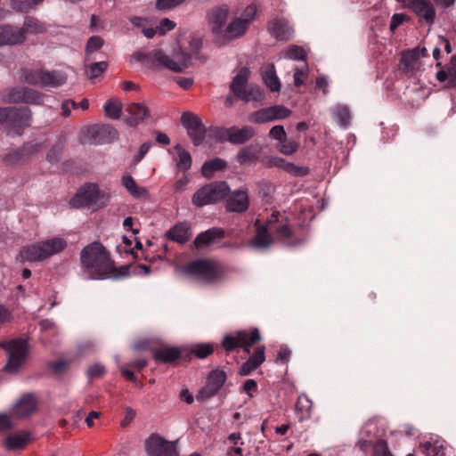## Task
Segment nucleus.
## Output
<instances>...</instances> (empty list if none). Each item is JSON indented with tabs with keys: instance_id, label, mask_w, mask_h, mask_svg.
Wrapping results in <instances>:
<instances>
[{
	"instance_id": "nucleus-5",
	"label": "nucleus",
	"mask_w": 456,
	"mask_h": 456,
	"mask_svg": "<svg viewBox=\"0 0 456 456\" xmlns=\"http://www.w3.org/2000/svg\"><path fill=\"white\" fill-rule=\"evenodd\" d=\"M261 340V336L257 328L249 330H240L225 335L222 340L221 347L226 354L239 349H242L246 354H249L252 346Z\"/></svg>"
},
{
	"instance_id": "nucleus-24",
	"label": "nucleus",
	"mask_w": 456,
	"mask_h": 456,
	"mask_svg": "<svg viewBox=\"0 0 456 456\" xmlns=\"http://www.w3.org/2000/svg\"><path fill=\"white\" fill-rule=\"evenodd\" d=\"M256 226V234L253 239V244L257 248H266L273 243L275 240L271 230L269 229V225L267 221L264 224H261L259 220H256L255 223Z\"/></svg>"
},
{
	"instance_id": "nucleus-7",
	"label": "nucleus",
	"mask_w": 456,
	"mask_h": 456,
	"mask_svg": "<svg viewBox=\"0 0 456 456\" xmlns=\"http://www.w3.org/2000/svg\"><path fill=\"white\" fill-rule=\"evenodd\" d=\"M229 191L230 188L226 182H212L198 189L192 195L191 202L194 206L202 208L224 200Z\"/></svg>"
},
{
	"instance_id": "nucleus-21",
	"label": "nucleus",
	"mask_w": 456,
	"mask_h": 456,
	"mask_svg": "<svg viewBox=\"0 0 456 456\" xmlns=\"http://www.w3.org/2000/svg\"><path fill=\"white\" fill-rule=\"evenodd\" d=\"M265 361V346L256 347L248 359L242 363L239 370L240 376H248L260 367Z\"/></svg>"
},
{
	"instance_id": "nucleus-42",
	"label": "nucleus",
	"mask_w": 456,
	"mask_h": 456,
	"mask_svg": "<svg viewBox=\"0 0 456 456\" xmlns=\"http://www.w3.org/2000/svg\"><path fill=\"white\" fill-rule=\"evenodd\" d=\"M218 347L219 346L214 343H199L191 347V353L199 359H204L211 355Z\"/></svg>"
},
{
	"instance_id": "nucleus-36",
	"label": "nucleus",
	"mask_w": 456,
	"mask_h": 456,
	"mask_svg": "<svg viewBox=\"0 0 456 456\" xmlns=\"http://www.w3.org/2000/svg\"><path fill=\"white\" fill-rule=\"evenodd\" d=\"M168 238L179 243H185L191 237V230L187 224L180 223L172 227L167 232Z\"/></svg>"
},
{
	"instance_id": "nucleus-15",
	"label": "nucleus",
	"mask_w": 456,
	"mask_h": 456,
	"mask_svg": "<svg viewBox=\"0 0 456 456\" xmlns=\"http://www.w3.org/2000/svg\"><path fill=\"white\" fill-rule=\"evenodd\" d=\"M267 223L275 240L285 241L292 239L294 235L292 226L284 215L274 211L268 218Z\"/></svg>"
},
{
	"instance_id": "nucleus-63",
	"label": "nucleus",
	"mask_w": 456,
	"mask_h": 456,
	"mask_svg": "<svg viewBox=\"0 0 456 456\" xmlns=\"http://www.w3.org/2000/svg\"><path fill=\"white\" fill-rule=\"evenodd\" d=\"M69 362L65 360H59L49 364V368L55 374H59L66 370Z\"/></svg>"
},
{
	"instance_id": "nucleus-48",
	"label": "nucleus",
	"mask_w": 456,
	"mask_h": 456,
	"mask_svg": "<svg viewBox=\"0 0 456 456\" xmlns=\"http://www.w3.org/2000/svg\"><path fill=\"white\" fill-rule=\"evenodd\" d=\"M44 0H11L12 7L18 12H28Z\"/></svg>"
},
{
	"instance_id": "nucleus-55",
	"label": "nucleus",
	"mask_w": 456,
	"mask_h": 456,
	"mask_svg": "<svg viewBox=\"0 0 456 456\" xmlns=\"http://www.w3.org/2000/svg\"><path fill=\"white\" fill-rule=\"evenodd\" d=\"M13 311L4 304H0V327H3L13 320Z\"/></svg>"
},
{
	"instance_id": "nucleus-35",
	"label": "nucleus",
	"mask_w": 456,
	"mask_h": 456,
	"mask_svg": "<svg viewBox=\"0 0 456 456\" xmlns=\"http://www.w3.org/2000/svg\"><path fill=\"white\" fill-rule=\"evenodd\" d=\"M227 167V163L224 159L215 158L211 160L206 161L201 167V174L207 178L210 179L214 176L216 172L223 171Z\"/></svg>"
},
{
	"instance_id": "nucleus-27",
	"label": "nucleus",
	"mask_w": 456,
	"mask_h": 456,
	"mask_svg": "<svg viewBox=\"0 0 456 456\" xmlns=\"http://www.w3.org/2000/svg\"><path fill=\"white\" fill-rule=\"evenodd\" d=\"M25 38L18 28L10 25L0 26V46L20 44Z\"/></svg>"
},
{
	"instance_id": "nucleus-23",
	"label": "nucleus",
	"mask_w": 456,
	"mask_h": 456,
	"mask_svg": "<svg viewBox=\"0 0 456 456\" xmlns=\"http://www.w3.org/2000/svg\"><path fill=\"white\" fill-rule=\"evenodd\" d=\"M37 401L31 394L24 395L12 408V415L16 418H25L31 415L37 409Z\"/></svg>"
},
{
	"instance_id": "nucleus-9",
	"label": "nucleus",
	"mask_w": 456,
	"mask_h": 456,
	"mask_svg": "<svg viewBox=\"0 0 456 456\" xmlns=\"http://www.w3.org/2000/svg\"><path fill=\"white\" fill-rule=\"evenodd\" d=\"M104 194L99 190L95 183H87L83 186L76 195L70 200V205L73 208L97 207L104 204L102 201Z\"/></svg>"
},
{
	"instance_id": "nucleus-52",
	"label": "nucleus",
	"mask_w": 456,
	"mask_h": 456,
	"mask_svg": "<svg viewBox=\"0 0 456 456\" xmlns=\"http://www.w3.org/2000/svg\"><path fill=\"white\" fill-rule=\"evenodd\" d=\"M280 143L279 151L284 155H292L299 147V143L297 141L287 140V138L283 139Z\"/></svg>"
},
{
	"instance_id": "nucleus-56",
	"label": "nucleus",
	"mask_w": 456,
	"mask_h": 456,
	"mask_svg": "<svg viewBox=\"0 0 456 456\" xmlns=\"http://www.w3.org/2000/svg\"><path fill=\"white\" fill-rule=\"evenodd\" d=\"M231 127L218 126L212 129L213 137L220 142H228L230 138Z\"/></svg>"
},
{
	"instance_id": "nucleus-59",
	"label": "nucleus",
	"mask_w": 456,
	"mask_h": 456,
	"mask_svg": "<svg viewBox=\"0 0 456 456\" xmlns=\"http://www.w3.org/2000/svg\"><path fill=\"white\" fill-rule=\"evenodd\" d=\"M105 373V368L98 363L90 366L87 370V375L90 379L102 378Z\"/></svg>"
},
{
	"instance_id": "nucleus-40",
	"label": "nucleus",
	"mask_w": 456,
	"mask_h": 456,
	"mask_svg": "<svg viewBox=\"0 0 456 456\" xmlns=\"http://www.w3.org/2000/svg\"><path fill=\"white\" fill-rule=\"evenodd\" d=\"M175 149L177 151L176 169L177 171L185 173L191 167V156L190 152L183 149L180 144H177Z\"/></svg>"
},
{
	"instance_id": "nucleus-10",
	"label": "nucleus",
	"mask_w": 456,
	"mask_h": 456,
	"mask_svg": "<svg viewBox=\"0 0 456 456\" xmlns=\"http://www.w3.org/2000/svg\"><path fill=\"white\" fill-rule=\"evenodd\" d=\"M43 94L28 87H10L4 90L2 101L4 103L40 104Z\"/></svg>"
},
{
	"instance_id": "nucleus-6",
	"label": "nucleus",
	"mask_w": 456,
	"mask_h": 456,
	"mask_svg": "<svg viewBox=\"0 0 456 456\" xmlns=\"http://www.w3.org/2000/svg\"><path fill=\"white\" fill-rule=\"evenodd\" d=\"M131 58L135 61L144 63L150 69L164 68L174 72H182L187 67L185 59L181 61H175L161 50H154L147 53L137 51L133 53Z\"/></svg>"
},
{
	"instance_id": "nucleus-53",
	"label": "nucleus",
	"mask_w": 456,
	"mask_h": 456,
	"mask_svg": "<svg viewBox=\"0 0 456 456\" xmlns=\"http://www.w3.org/2000/svg\"><path fill=\"white\" fill-rule=\"evenodd\" d=\"M284 171L294 176H305L310 173L309 167L296 166L290 162H286Z\"/></svg>"
},
{
	"instance_id": "nucleus-41",
	"label": "nucleus",
	"mask_w": 456,
	"mask_h": 456,
	"mask_svg": "<svg viewBox=\"0 0 456 456\" xmlns=\"http://www.w3.org/2000/svg\"><path fill=\"white\" fill-rule=\"evenodd\" d=\"M18 30L22 31V35L25 34H42L45 32V26L34 17H26L23 26Z\"/></svg>"
},
{
	"instance_id": "nucleus-43",
	"label": "nucleus",
	"mask_w": 456,
	"mask_h": 456,
	"mask_svg": "<svg viewBox=\"0 0 456 456\" xmlns=\"http://www.w3.org/2000/svg\"><path fill=\"white\" fill-rule=\"evenodd\" d=\"M122 102L118 98H111L104 104L105 115L112 119H118L122 113Z\"/></svg>"
},
{
	"instance_id": "nucleus-31",
	"label": "nucleus",
	"mask_w": 456,
	"mask_h": 456,
	"mask_svg": "<svg viewBox=\"0 0 456 456\" xmlns=\"http://www.w3.org/2000/svg\"><path fill=\"white\" fill-rule=\"evenodd\" d=\"M31 440V433L20 431V433L8 436L4 442L5 449L9 451L23 449Z\"/></svg>"
},
{
	"instance_id": "nucleus-4",
	"label": "nucleus",
	"mask_w": 456,
	"mask_h": 456,
	"mask_svg": "<svg viewBox=\"0 0 456 456\" xmlns=\"http://www.w3.org/2000/svg\"><path fill=\"white\" fill-rule=\"evenodd\" d=\"M21 82L41 87H58L66 83L67 77L61 71L45 69L23 68L20 71Z\"/></svg>"
},
{
	"instance_id": "nucleus-12",
	"label": "nucleus",
	"mask_w": 456,
	"mask_h": 456,
	"mask_svg": "<svg viewBox=\"0 0 456 456\" xmlns=\"http://www.w3.org/2000/svg\"><path fill=\"white\" fill-rule=\"evenodd\" d=\"M181 123L195 146L204 142L207 129L198 115L190 111L183 112L181 116Z\"/></svg>"
},
{
	"instance_id": "nucleus-29",
	"label": "nucleus",
	"mask_w": 456,
	"mask_h": 456,
	"mask_svg": "<svg viewBox=\"0 0 456 456\" xmlns=\"http://www.w3.org/2000/svg\"><path fill=\"white\" fill-rule=\"evenodd\" d=\"M224 236L225 232L223 228L213 227L198 234L194 240V245L196 248H202Z\"/></svg>"
},
{
	"instance_id": "nucleus-25",
	"label": "nucleus",
	"mask_w": 456,
	"mask_h": 456,
	"mask_svg": "<svg viewBox=\"0 0 456 456\" xmlns=\"http://www.w3.org/2000/svg\"><path fill=\"white\" fill-rule=\"evenodd\" d=\"M126 110L129 115L126 122L130 126H137L150 115L149 109L143 103H131L126 107Z\"/></svg>"
},
{
	"instance_id": "nucleus-50",
	"label": "nucleus",
	"mask_w": 456,
	"mask_h": 456,
	"mask_svg": "<svg viewBox=\"0 0 456 456\" xmlns=\"http://www.w3.org/2000/svg\"><path fill=\"white\" fill-rule=\"evenodd\" d=\"M187 0H156L155 8L160 12L171 11L182 5Z\"/></svg>"
},
{
	"instance_id": "nucleus-39",
	"label": "nucleus",
	"mask_w": 456,
	"mask_h": 456,
	"mask_svg": "<svg viewBox=\"0 0 456 456\" xmlns=\"http://www.w3.org/2000/svg\"><path fill=\"white\" fill-rule=\"evenodd\" d=\"M122 185L127 190V191L134 198H147L148 191L137 185L134 179L127 175L122 177Z\"/></svg>"
},
{
	"instance_id": "nucleus-32",
	"label": "nucleus",
	"mask_w": 456,
	"mask_h": 456,
	"mask_svg": "<svg viewBox=\"0 0 456 456\" xmlns=\"http://www.w3.org/2000/svg\"><path fill=\"white\" fill-rule=\"evenodd\" d=\"M258 144H249L242 147L237 153L236 159L240 165L256 162L261 153Z\"/></svg>"
},
{
	"instance_id": "nucleus-1",
	"label": "nucleus",
	"mask_w": 456,
	"mask_h": 456,
	"mask_svg": "<svg viewBox=\"0 0 456 456\" xmlns=\"http://www.w3.org/2000/svg\"><path fill=\"white\" fill-rule=\"evenodd\" d=\"M82 268L92 279H107L118 276L110 253L98 241L86 246L80 253Z\"/></svg>"
},
{
	"instance_id": "nucleus-47",
	"label": "nucleus",
	"mask_w": 456,
	"mask_h": 456,
	"mask_svg": "<svg viewBox=\"0 0 456 456\" xmlns=\"http://www.w3.org/2000/svg\"><path fill=\"white\" fill-rule=\"evenodd\" d=\"M262 92L258 87L251 86L249 88H246L238 99L242 100L245 102H257L262 99Z\"/></svg>"
},
{
	"instance_id": "nucleus-37",
	"label": "nucleus",
	"mask_w": 456,
	"mask_h": 456,
	"mask_svg": "<svg viewBox=\"0 0 456 456\" xmlns=\"http://www.w3.org/2000/svg\"><path fill=\"white\" fill-rule=\"evenodd\" d=\"M261 73L266 86L272 92H279L281 89V83L276 76L274 66L272 64L262 68Z\"/></svg>"
},
{
	"instance_id": "nucleus-61",
	"label": "nucleus",
	"mask_w": 456,
	"mask_h": 456,
	"mask_svg": "<svg viewBox=\"0 0 456 456\" xmlns=\"http://www.w3.org/2000/svg\"><path fill=\"white\" fill-rule=\"evenodd\" d=\"M190 183V176L187 174H183L173 185L174 191L176 192H182L185 190L186 186Z\"/></svg>"
},
{
	"instance_id": "nucleus-17",
	"label": "nucleus",
	"mask_w": 456,
	"mask_h": 456,
	"mask_svg": "<svg viewBox=\"0 0 456 456\" xmlns=\"http://www.w3.org/2000/svg\"><path fill=\"white\" fill-rule=\"evenodd\" d=\"M11 112L7 126L8 133L21 135L24 130L31 125V110L28 107H12Z\"/></svg>"
},
{
	"instance_id": "nucleus-2",
	"label": "nucleus",
	"mask_w": 456,
	"mask_h": 456,
	"mask_svg": "<svg viewBox=\"0 0 456 456\" xmlns=\"http://www.w3.org/2000/svg\"><path fill=\"white\" fill-rule=\"evenodd\" d=\"M183 269L186 274L207 284L216 283L226 274L224 265L210 258L193 260L188 263Z\"/></svg>"
},
{
	"instance_id": "nucleus-62",
	"label": "nucleus",
	"mask_w": 456,
	"mask_h": 456,
	"mask_svg": "<svg viewBox=\"0 0 456 456\" xmlns=\"http://www.w3.org/2000/svg\"><path fill=\"white\" fill-rule=\"evenodd\" d=\"M286 160L282 158H280V157H273V158H270L269 159H267L265 162V166L266 167H279V168H281L284 170V167H285V165H286Z\"/></svg>"
},
{
	"instance_id": "nucleus-3",
	"label": "nucleus",
	"mask_w": 456,
	"mask_h": 456,
	"mask_svg": "<svg viewBox=\"0 0 456 456\" xmlns=\"http://www.w3.org/2000/svg\"><path fill=\"white\" fill-rule=\"evenodd\" d=\"M66 247L67 242L64 239L53 238L23 247L20 251V256L23 261L37 262L61 252Z\"/></svg>"
},
{
	"instance_id": "nucleus-34",
	"label": "nucleus",
	"mask_w": 456,
	"mask_h": 456,
	"mask_svg": "<svg viewBox=\"0 0 456 456\" xmlns=\"http://www.w3.org/2000/svg\"><path fill=\"white\" fill-rule=\"evenodd\" d=\"M228 15V9L224 6L216 7L213 9L208 15L210 24H212V30L215 33L220 32Z\"/></svg>"
},
{
	"instance_id": "nucleus-19",
	"label": "nucleus",
	"mask_w": 456,
	"mask_h": 456,
	"mask_svg": "<svg viewBox=\"0 0 456 456\" xmlns=\"http://www.w3.org/2000/svg\"><path fill=\"white\" fill-rule=\"evenodd\" d=\"M256 13V5L250 4L247 6L243 12L244 18L235 19L228 25L226 28L227 36L231 38L242 36L246 32L249 22L254 19Z\"/></svg>"
},
{
	"instance_id": "nucleus-44",
	"label": "nucleus",
	"mask_w": 456,
	"mask_h": 456,
	"mask_svg": "<svg viewBox=\"0 0 456 456\" xmlns=\"http://www.w3.org/2000/svg\"><path fill=\"white\" fill-rule=\"evenodd\" d=\"M269 30L271 34L277 39H285L289 32V28L285 20H273L269 24Z\"/></svg>"
},
{
	"instance_id": "nucleus-38",
	"label": "nucleus",
	"mask_w": 456,
	"mask_h": 456,
	"mask_svg": "<svg viewBox=\"0 0 456 456\" xmlns=\"http://www.w3.org/2000/svg\"><path fill=\"white\" fill-rule=\"evenodd\" d=\"M249 71L247 68L241 69L239 73L233 77L230 89L236 98L247 88V82Z\"/></svg>"
},
{
	"instance_id": "nucleus-11",
	"label": "nucleus",
	"mask_w": 456,
	"mask_h": 456,
	"mask_svg": "<svg viewBox=\"0 0 456 456\" xmlns=\"http://www.w3.org/2000/svg\"><path fill=\"white\" fill-rule=\"evenodd\" d=\"M118 137L117 130L110 125L95 124L83 131V143L102 144Z\"/></svg>"
},
{
	"instance_id": "nucleus-26",
	"label": "nucleus",
	"mask_w": 456,
	"mask_h": 456,
	"mask_svg": "<svg viewBox=\"0 0 456 456\" xmlns=\"http://www.w3.org/2000/svg\"><path fill=\"white\" fill-rule=\"evenodd\" d=\"M436 79L445 83L447 88L456 87V55H453L444 69H441L436 75Z\"/></svg>"
},
{
	"instance_id": "nucleus-33",
	"label": "nucleus",
	"mask_w": 456,
	"mask_h": 456,
	"mask_svg": "<svg viewBox=\"0 0 456 456\" xmlns=\"http://www.w3.org/2000/svg\"><path fill=\"white\" fill-rule=\"evenodd\" d=\"M313 402L305 395H300L295 404L296 415L299 421L308 419L311 417Z\"/></svg>"
},
{
	"instance_id": "nucleus-54",
	"label": "nucleus",
	"mask_w": 456,
	"mask_h": 456,
	"mask_svg": "<svg viewBox=\"0 0 456 456\" xmlns=\"http://www.w3.org/2000/svg\"><path fill=\"white\" fill-rule=\"evenodd\" d=\"M373 456H393L386 440L380 439L375 443L373 447Z\"/></svg>"
},
{
	"instance_id": "nucleus-57",
	"label": "nucleus",
	"mask_w": 456,
	"mask_h": 456,
	"mask_svg": "<svg viewBox=\"0 0 456 456\" xmlns=\"http://www.w3.org/2000/svg\"><path fill=\"white\" fill-rule=\"evenodd\" d=\"M102 45L103 39L99 36H93L88 39L86 43V51L87 53H91L101 49Z\"/></svg>"
},
{
	"instance_id": "nucleus-49",
	"label": "nucleus",
	"mask_w": 456,
	"mask_h": 456,
	"mask_svg": "<svg viewBox=\"0 0 456 456\" xmlns=\"http://www.w3.org/2000/svg\"><path fill=\"white\" fill-rule=\"evenodd\" d=\"M420 57L419 49L415 48L404 52L401 58V62L405 69L412 67Z\"/></svg>"
},
{
	"instance_id": "nucleus-45",
	"label": "nucleus",
	"mask_w": 456,
	"mask_h": 456,
	"mask_svg": "<svg viewBox=\"0 0 456 456\" xmlns=\"http://www.w3.org/2000/svg\"><path fill=\"white\" fill-rule=\"evenodd\" d=\"M425 456H445L444 448L437 443L425 442L419 444Z\"/></svg>"
},
{
	"instance_id": "nucleus-60",
	"label": "nucleus",
	"mask_w": 456,
	"mask_h": 456,
	"mask_svg": "<svg viewBox=\"0 0 456 456\" xmlns=\"http://www.w3.org/2000/svg\"><path fill=\"white\" fill-rule=\"evenodd\" d=\"M269 135L279 142H282V140L286 138L284 127L280 125L273 126L269 132Z\"/></svg>"
},
{
	"instance_id": "nucleus-51",
	"label": "nucleus",
	"mask_w": 456,
	"mask_h": 456,
	"mask_svg": "<svg viewBox=\"0 0 456 456\" xmlns=\"http://www.w3.org/2000/svg\"><path fill=\"white\" fill-rule=\"evenodd\" d=\"M285 57L290 60L305 61L306 59V53L303 47L293 45L286 51Z\"/></svg>"
},
{
	"instance_id": "nucleus-8",
	"label": "nucleus",
	"mask_w": 456,
	"mask_h": 456,
	"mask_svg": "<svg viewBox=\"0 0 456 456\" xmlns=\"http://www.w3.org/2000/svg\"><path fill=\"white\" fill-rule=\"evenodd\" d=\"M0 347L8 354V361L4 366L7 372H17L24 362L28 352V341L24 338H14L0 342Z\"/></svg>"
},
{
	"instance_id": "nucleus-20",
	"label": "nucleus",
	"mask_w": 456,
	"mask_h": 456,
	"mask_svg": "<svg viewBox=\"0 0 456 456\" xmlns=\"http://www.w3.org/2000/svg\"><path fill=\"white\" fill-rule=\"evenodd\" d=\"M153 360L158 363L175 364L183 356V352L176 346L161 345L151 349Z\"/></svg>"
},
{
	"instance_id": "nucleus-30",
	"label": "nucleus",
	"mask_w": 456,
	"mask_h": 456,
	"mask_svg": "<svg viewBox=\"0 0 456 456\" xmlns=\"http://www.w3.org/2000/svg\"><path fill=\"white\" fill-rule=\"evenodd\" d=\"M41 144L28 142L24 144L20 149L15 150L8 153L4 157V161L8 164H15L21 160L24 157L32 155L33 153L39 151Z\"/></svg>"
},
{
	"instance_id": "nucleus-22",
	"label": "nucleus",
	"mask_w": 456,
	"mask_h": 456,
	"mask_svg": "<svg viewBox=\"0 0 456 456\" xmlns=\"http://www.w3.org/2000/svg\"><path fill=\"white\" fill-rule=\"evenodd\" d=\"M249 206V198L246 191H235L226 199L225 208L229 212L242 213Z\"/></svg>"
},
{
	"instance_id": "nucleus-13",
	"label": "nucleus",
	"mask_w": 456,
	"mask_h": 456,
	"mask_svg": "<svg viewBox=\"0 0 456 456\" xmlns=\"http://www.w3.org/2000/svg\"><path fill=\"white\" fill-rule=\"evenodd\" d=\"M145 451L148 456H178L176 444L152 434L145 440Z\"/></svg>"
},
{
	"instance_id": "nucleus-46",
	"label": "nucleus",
	"mask_w": 456,
	"mask_h": 456,
	"mask_svg": "<svg viewBox=\"0 0 456 456\" xmlns=\"http://www.w3.org/2000/svg\"><path fill=\"white\" fill-rule=\"evenodd\" d=\"M108 69L106 61H98L92 63L86 69V76L89 79L93 80L101 77Z\"/></svg>"
},
{
	"instance_id": "nucleus-16",
	"label": "nucleus",
	"mask_w": 456,
	"mask_h": 456,
	"mask_svg": "<svg viewBox=\"0 0 456 456\" xmlns=\"http://www.w3.org/2000/svg\"><path fill=\"white\" fill-rule=\"evenodd\" d=\"M227 375L224 370L216 369L209 372L205 386L196 395V399L203 402L216 395L225 383Z\"/></svg>"
},
{
	"instance_id": "nucleus-14",
	"label": "nucleus",
	"mask_w": 456,
	"mask_h": 456,
	"mask_svg": "<svg viewBox=\"0 0 456 456\" xmlns=\"http://www.w3.org/2000/svg\"><path fill=\"white\" fill-rule=\"evenodd\" d=\"M403 8L411 10L418 18L428 25H433L436 12L431 0H396Z\"/></svg>"
},
{
	"instance_id": "nucleus-18",
	"label": "nucleus",
	"mask_w": 456,
	"mask_h": 456,
	"mask_svg": "<svg viewBox=\"0 0 456 456\" xmlns=\"http://www.w3.org/2000/svg\"><path fill=\"white\" fill-rule=\"evenodd\" d=\"M291 115V110L283 105H274L252 112L248 119L255 124H263L274 120L284 119Z\"/></svg>"
},
{
	"instance_id": "nucleus-28",
	"label": "nucleus",
	"mask_w": 456,
	"mask_h": 456,
	"mask_svg": "<svg viewBox=\"0 0 456 456\" xmlns=\"http://www.w3.org/2000/svg\"><path fill=\"white\" fill-rule=\"evenodd\" d=\"M256 134V131L252 126H245L238 127L236 126H231L230 138L228 142L232 144L239 145L244 144L252 139Z\"/></svg>"
},
{
	"instance_id": "nucleus-64",
	"label": "nucleus",
	"mask_w": 456,
	"mask_h": 456,
	"mask_svg": "<svg viewBox=\"0 0 456 456\" xmlns=\"http://www.w3.org/2000/svg\"><path fill=\"white\" fill-rule=\"evenodd\" d=\"M291 355V351L288 347H281L278 352L276 362L288 363Z\"/></svg>"
},
{
	"instance_id": "nucleus-58",
	"label": "nucleus",
	"mask_w": 456,
	"mask_h": 456,
	"mask_svg": "<svg viewBox=\"0 0 456 456\" xmlns=\"http://www.w3.org/2000/svg\"><path fill=\"white\" fill-rule=\"evenodd\" d=\"M158 28V34L160 36L165 35L167 31L173 30L175 28V22L173 20L163 18L160 20Z\"/></svg>"
}]
</instances>
